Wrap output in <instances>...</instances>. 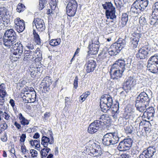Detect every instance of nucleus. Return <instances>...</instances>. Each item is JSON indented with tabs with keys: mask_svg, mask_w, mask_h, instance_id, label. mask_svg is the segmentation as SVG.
<instances>
[{
	"mask_svg": "<svg viewBox=\"0 0 158 158\" xmlns=\"http://www.w3.org/2000/svg\"><path fill=\"white\" fill-rule=\"evenodd\" d=\"M99 42L98 40L97 37H94V39L91 40V42H90L88 48V54L91 55L96 54L98 51L99 48Z\"/></svg>",
	"mask_w": 158,
	"mask_h": 158,
	"instance_id": "8",
	"label": "nucleus"
},
{
	"mask_svg": "<svg viewBox=\"0 0 158 158\" xmlns=\"http://www.w3.org/2000/svg\"><path fill=\"white\" fill-rule=\"evenodd\" d=\"M26 137L25 134H22L20 136V141L22 142H24L25 141Z\"/></svg>",
	"mask_w": 158,
	"mask_h": 158,
	"instance_id": "61",
	"label": "nucleus"
},
{
	"mask_svg": "<svg viewBox=\"0 0 158 158\" xmlns=\"http://www.w3.org/2000/svg\"><path fill=\"white\" fill-rule=\"evenodd\" d=\"M39 143H40V141L39 140H31L30 141V143L31 146H35Z\"/></svg>",
	"mask_w": 158,
	"mask_h": 158,
	"instance_id": "54",
	"label": "nucleus"
},
{
	"mask_svg": "<svg viewBox=\"0 0 158 158\" xmlns=\"http://www.w3.org/2000/svg\"><path fill=\"white\" fill-rule=\"evenodd\" d=\"M45 79H46V82L44 85V87L46 89H49V87L50 85L52 84V81L48 76H47Z\"/></svg>",
	"mask_w": 158,
	"mask_h": 158,
	"instance_id": "37",
	"label": "nucleus"
},
{
	"mask_svg": "<svg viewBox=\"0 0 158 158\" xmlns=\"http://www.w3.org/2000/svg\"><path fill=\"white\" fill-rule=\"evenodd\" d=\"M129 156L128 154H123L121 155L118 158H129Z\"/></svg>",
	"mask_w": 158,
	"mask_h": 158,
	"instance_id": "64",
	"label": "nucleus"
},
{
	"mask_svg": "<svg viewBox=\"0 0 158 158\" xmlns=\"http://www.w3.org/2000/svg\"><path fill=\"white\" fill-rule=\"evenodd\" d=\"M60 39H55L51 40L49 42V44L53 46H56L59 45L60 42Z\"/></svg>",
	"mask_w": 158,
	"mask_h": 158,
	"instance_id": "35",
	"label": "nucleus"
},
{
	"mask_svg": "<svg viewBox=\"0 0 158 158\" xmlns=\"http://www.w3.org/2000/svg\"><path fill=\"white\" fill-rule=\"evenodd\" d=\"M6 95H7V93L5 90H0V97L3 98Z\"/></svg>",
	"mask_w": 158,
	"mask_h": 158,
	"instance_id": "55",
	"label": "nucleus"
},
{
	"mask_svg": "<svg viewBox=\"0 0 158 158\" xmlns=\"http://www.w3.org/2000/svg\"><path fill=\"white\" fill-rule=\"evenodd\" d=\"M131 114L125 110L123 113V117L125 119H127L129 118H131Z\"/></svg>",
	"mask_w": 158,
	"mask_h": 158,
	"instance_id": "48",
	"label": "nucleus"
},
{
	"mask_svg": "<svg viewBox=\"0 0 158 158\" xmlns=\"http://www.w3.org/2000/svg\"><path fill=\"white\" fill-rule=\"evenodd\" d=\"M125 70L116 62L114 63L110 69V73L111 78L117 80L118 83H121L120 78L122 77L123 72Z\"/></svg>",
	"mask_w": 158,
	"mask_h": 158,
	"instance_id": "4",
	"label": "nucleus"
},
{
	"mask_svg": "<svg viewBox=\"0 0 158 158\" xmlns=\"http://www.w3.org/2000/svg\"><path fill=\"white\" fill-rule=\"evenodd\" d=\"M148 3L149 1L148 0H136L131 6V12L138 14L146 9Z\"/></svg>",
	"mask_w": 158,
	"mask_h": 158,
	"instance_id": "5",
	"label": "nucleus"
},
{
	"mask_svg": "<svg viewBox=\"0 0 158 158\" xmlns=\"http://www.w3.org/2000/svg\"><path fill=\"white\" fill-rule=\"evenodd\" d=\"M153 50L148 46H144L139 49L136 56L138 59H147L151 54L150 52Z\"/></svg>",
	"mask_w": 158,
	"mask_h": 158,
	"instance_id": "7",
	"label": "nucleus"
},
{
	"mask_svg": "<svg viewBox=\"0 0 158 158\" xmlns=\"http://www.w3.org/2000/svg\"><path fill=\"white\" fill-rule=\"evenodd\" d=\"M12 46V47L11 49L12 53L15 55H18L19 58L20 57L23 52V46L20 42H18Z\"/></svg>",
	"mask_w": 158,
	"mask_h": 158,
	"instance_id": "13",
	"label": "nucleus"
},
{
	"mask_svg": "<svg viewBox=\"0 0 158 158\" xmlns=\"http://www.w3.org/2000/svg\"><path fill=\"white\" fill-rule=\"evenodd\" d=\"M103 9L106 10H115V8L113 6L112 4L110 2H106L102 4Z\"/></svg>",
	"mask_w": 158,
	"mask_h": 158,
	"instance_id": "29",
	"label": "nucleus"
},
{
	"mask_svg": "<svg viewBox=\"0 0 158 158\" xmlns=\"http://www.w3.org/2000/svg\"><path fill=\"white\" fill-rule=\"evenodd\" d=\"M125 110L128 113H130L132 115L134 112V109L132 107L128 106H127L125 108Z\"/></svg>",
	"mask_w": 158,
	"mask_h": 158,
	"instance_id": "51",
	"label": "nucleus"
},
{
	"mask_svg": "<svg viewBox=\"0 0 158 158\" xmlns=\"http://www.w3.org/2000/svg\"><path fill=\"white\" fill-rule=\"evenodd\" d=\"M49 132L50 139L47 136H43L41 138V144L45 148H47L48 143L52 144L54 143V138L53 135V133L52 131L49 130Z\"/></svg>",
	"mask_w": 158,
	"mask_h": 158,
	"instance_id": "20",
	"label": "nucleus"
},
{
	"mask_svg": "<svg viewBox=\"0 0 158 158\" xmlns=\"http://www.w3.org/2000/svg\"><path fill=\"white\" fill-rule=\"evenodd\" d=\"M0 126L1 127V130H6L7 129L8 127L7 124L4 121L2 122Z\"/></svg>",
	"mask_w": 158,
	"mask_h": 158,
	"instance_id": "53",
	"label": "nucleus"
},
{
	"mask_svg": "<svg viewBox=\"0 0 158 158\" xmlns=\"http://www.w3.org/2000/svg\"><path fill=\"white\" fill-rule=\"evenodd\" d=\"M103 123L99 120H95L91 123L88 127V131L90 134H93L98 131L100 128H102Z\"/></svg>",
	"mask_w": 158,
	"mask_h": 158,
	"instance_id": "11",
	"label": "nucleus"
},
{
	"mask_svg": "<svg viewBox=\"0 0 158 158\" xmlns=\"http://www.w3.org/2000/svg\"><path fill=\"white\" fill-rule=\"evenodd\" d=\"M15 29L18 32H23L25 28L24 22L23 20H21L19 18H17L14 20Z\"/></svg>",
	"mask_w": 158,
	"mask_h": 158,
	"instance_id": "18",
	"label": "nucleus"
},
{
	"mask_svg": "<svg viewBox=\"0 0 158 158\" xmlns=\"http://www.w3.org/2000/svg\"><path fill=\"white\" fill-rule=\"evenodd\" d=\"M145 111L144 113L143 116L144 117H147L148 119H151L154 116L155 110L154 108L152 107H150L148 108H146Z\"/></svg>",
	"mask_w": 158,
	"mask_h": 158,
	"instance_id": "23",
	"label": "nucleus"
},
{
	"mask_svg": "<svg viewBox=\"0 0 158 158\" xmlns=\"http://www.w3.org/2000/svg\"><path fill=\"white\" fill-rule=\"evenodd\" d=\"M97 66L96 61L94 60H88L85 65V68L87 73L93 72Z\"/></svg>",
	"mask_w": 158,
	"mask_h": 158,
	"instance_id": "21",
	"label": "nucleus"
},
{
	"mask_svg": "<svg viewBox=\"0 0 158 158\" xmlns=\"http://www.w3.org/2000/svg\"><path fill=\"white\" fill-rule=\"evenodd\" d=\"M35 55V52L34 51H31L27 49L24 52V60H26L27 58H30V60L33 61L34 59Z\"/></svg>",
	"mask_w": 158,
	"mask_h": 158,
	"instance_id": "24",
	"label": "nucleus"
},
{
	"mask_svg": "<svg viewBox=\"0 0 158 158\" xmlns=\"http://www.w3.org/2000/svg\"><path fill=\"white\" fill-rule=\"evenodd\" d=\"M33 32L34 35V41L38 45H41V41L39 35L35 30L33 29Z\"/></svg>",
	"mask_w": 158,
	"mask_h": 158,
	"instance_id": "30",
	"label": "nucleus"
},
{
	"mask_svg": "<svg viewBox=\"0 0 158 158\" xmlns=\"http://www.w3.org/2000/svg\"><path fill=\"white\" fill-rule=\"evenodd\" d=\"M33 27L35 26L38 31L41 32L45 29V26L44 20L40 18L34 19L33 22Z\"/></svg>",
	"mask_w": 158,
	"mask_h": 158,
	"instance_id": "14",
	"label": "nucleus"
},
{
	"mask_svg": "<svg viewBox=\"0 0 158 158\" xmlns=\"http://www.w3.org/2000/svg\"><path fill=\"white\" fill-rule=\"evenodd\" d=\"M4 118L6 120H8L10 119V116L6 112H4L3 114Z\"/></svg>",
	"mask_w": 158,
	"mask_h": 158,
	"instance_id": "60",
	"label": "nucleus"
},
{
	"mask_svg": "<svg viewBox=\"0 0 158 158\" xmlns=\"http://www.w3.org/2000/svg\"><path fill=\"white\" fill-rule=\"evenodd\" d=\"M92 147L91 148L90 151V155L94 157H98L101 156L102 154V152L101 151V148L100 146L99 145H96L94 144Z\"/></svg>",
	"mask_w": 158,
	"mask_h": 158,
	"instance_id": "22",
	"label": "nucleus"
},
{
	"mask_svg": "<svg viewBox=\"0 0 158 158\" xmlns=\"http://www.w3.org/2000/svg\"><path fill=\"white\" fill-rule=\"evenodd\" d=\"M1 140L2 141L4 142H6L7 140V136L6 134H5L1 138Z\"/></svg>",
	"mask_w": 158,
	"mask_h": 158,
	"instance_id": "63",
	"label": "nucleus"
},
{
	"mask_svg": "<svg viewBox=\"0 0 158 158\" xmlns=\"http://www.w3.org/2000/svg\"><path fill=\"white\" fill-rule=\"evenodd\" d=\"M35 45L31 44L30 42L28 43L26 45V48L27 49L31 51H34V52L35 50L34 49Z\"/></svg>",
	"mask_w": 158,
	"mask_h": 158,
	"instance_id": "40",
	"label": "nucleus"
},
{
	"mask_svg": "<svg viewBox=\"0 0 158 158\" xmlns=\"http://www.w3.org/2000/svg\"><path fill=\"white\" fill-rule=\"evenodd\" d=\"M115 10H106L105 13L106 17L107 19H113L116 18V15H115Z\"/></svg>",
	"mask_w": 158,
	"mask_h": 158,
	"instance_id": "28",
	"label": "nucleus"
},
{
	"mask_svg": "<svg viewBox=\"0 0 158 158\" xmlns=\"http://www.w3.org/2000/svg\"><path fill=\"white\" fill-rule=\"evenodd\" d=\"M128 20V15L126 13H124L123 14L121 20V22L122 24L123 25H125L127 24Z\"/></svg>",
	"mask_w": 158,
	"mask_h": 158,
	"instance_id": "34",
	"label": "nucleus"
},
{
	"mask_svg": "<svg viewBox=\"0 0 158 158\" xmlns=\"http://www.w3.org/2000/svg\"><path fill=\"white\" fill-rule=\"evenodd\" d=\"M36 93L35 91L32 93L30 94V97H29V99H30L31 102L33 103L36 101Z\"/></svg>",
	"mask_w": 158,
	"mask_h": 158,
	"instance_id": "41",
	"label": "nucleus"
},
{
	"mask_svg": "<svg viewBox=\"0 0 158 158\" xmlns=\"http://www.w3.org/2000/svg\"><path fill=\"white\" fill-rule=\"evenodd\" d=\"M40 50L39 48H38L35 51L34 58L33 60H35L36 63H38L39 64H41V61L42 59V54L40 52Z\"/></svg>",
	"mask_w": 158,
	"mask_h": 158,
	"instance_id": "26",
	"label": "nucleus"
},
{
	"mask_svg": "<svg viewBox=\"0 0 158 158\" xmlns=\"http://www.w3.org/2000/svg\"><path fill=\"white\" fill-rule=\"evenodd\" d=\"M150 99L148 95L144 92H141L136 98L135 106L136 110L143 112L148 106Z\"/></svg>",
	"mask_w": 158,
	"mask_h": 158,
	"instance_id": "1",
	"label": "nucleus"
},
{
	"mask_svg": "<svg viewBox=\"0 0 158 158\" xmlns=\"http://www.w3.org/2000/svg\"><path fill=\"white\" fill-rule=\"evenodd\" d=\"M30 153L33 157H36L37 155V151L34 149H31L30 151Z\"/></svg>",
	"mask_w": 158,
	"mask_h": 158,
	"instance_id": "58",
	"label": "nucleus"
},
{
	"mask_svg": "<svg viewBox=\"0 0 158 158\" xmlns=\"http://www.w3.org/2000/svg\"><path fill=\"white\" fill-rule=\"evenodd\" d=\"M136 84V81L132 77L126 78L123 83V88L124 89L131 90L132 87Z\"/></svg>",
	"mask_w": 158,
	"mask_h": 158,
	"instance_id": "19",
	"label": "nucleus"
},
{
	"mask_svg": "<svg viewBox=\"0 0 158 158\" xmlns=\"http://www.w3.org/2000/svg\"><path fill=\"white\" fill-rule=\"evenodd\" d=\"M125 131L127 134L132 133L133 130V127L131 126H127L125 129Z\"/></svg>",
	"mask_w": 158,
	"mask_h": 158,
	"instance_id": "49",
	"label": "nucleus"
},
{
	"mask_svg": "<svg viewBox=\"0 0 158 158\" xmlns=\"http://www.w3.org/2000/svg\"><path fill=\"white\" fill-rule=\"evenodd\" d=\"M126 43V42L125 40L120 38L116 42L114 43L111 46L118 53L124 47Z\"/></svg>",
	"mask_w": 158,
	"mask_h": 158,
	"instance_id": "15",
	"label": "nucleus"
},
{
	"mask_svg": "<svg viewBox=\"0 0 158 158\" xmlns=\"http://www.w3.org/2000/svg\"><path fill=\"white\" fill-rule=\"evenodd\" d=\"M132 59L131 58H128L124 60H118L116 62L124 70L127 69V70L129 69L131 65Z\"/></svg>",
	"mask_w": 158,
	"mask_h": 158,
	"instance_id": "17",
	"label": "nucleus"
},
{
	"mask_svg": "<svg viewBox=\"0 0 158 158\" xmlns=\"http://www.w3.org/2000/svg\"><path fill=\"white\" fill-rule=\"evenodd\" d=\"M100 106L102 111L104 113L106 112L111 107L105 103L102 102H100Z\"/></svg>",
	"mask_w": 158,
	"mask_h": 158,
	"instance_id": "31",
	"label": "nucleus"
},
{
	"mask_svg": "<svg viewBox=\"0 0 158 158\" xmlns=\"http://www.w3.org/2000/svg\"><path fill=\"white\" fill-rule=\"evenodd\" d=\"M113 102L112 98L110 96H109V98L107 99L105 101L104 103H105L106 104L109 105V106L111 107L113 104Z\"/></svg>",
	"mask_w": 158,
	"mask_h": 158,
	"instance_id": "44",
	"label": "nucleus"
},
{
	"mask_svg": "<svg viewBox=\"0 0 158 158\" xmlns=\"http://www.w3.org/2000/svg\"><path fill=\"white\" fill-rule=\"evenodd\" d=\"M119 139L117 132H109L103 136L102 139V143L103 145L106 146L113 145L118 142Z\"/></svg>",
	"mask_w": 158,
	"mask_h": 158,
	"instance_id": "3",
	"label": "nucleus"
},
{
	"mask_svg": "<svg viewBox=\"0 0 158 158\" xmlns=\"http://www.w3.org/2000/svg\"><path fill=\"white\" fill-rule=\"evenodd\" d=\"M90 94V92L89 91H87L86 92L82 94L81 95L83 96L82 97H84V98L85 99Z\"/></svg>",
	"mask_w": 158,
	"mask_h": 158,
	"instance_id": "62",
	"label": "nucleus"
},
{
	"mask_svg": "<svg viewBox=\"0 0 158 158\" xmlns=\"http://www.w3.org/2000/svg\"><path fill=\"white\" fill-rule=\"evenodd\" d=\"M19 118L20 120L21 123L23 125L25 126L26 125H28L29 124V121L23 116L21 113L19 114Z\"/></svg>",
	"mask_w": 158,
	"mask_h": 158,
	"instance_id": "32",
	"label": "nucleus"
},
{
	"mask_svg": "<svg viewBox=\"0 0 158 158\" xmlns=\"http://www.w3.org/2000/svg\"><path fill=\"white\" fill-rule=\"evenodd\" d=\"M148 69L150 72L156 73L158 72V54L152 56L147 63Z\"/></svg>",
	"mask_w": 158,
	"mask_h": 158,
	"instance_id": "6",
	"label": "nucleus"
},
{
	"mask_svg": "<svg viewBox=\"0 0 158 158\" xmlns=\"http://www.w3.org/2000/svg\"><path fill=\"white\" fill-rule=\"evenodd\" d=\"M47 0H39V8L40 10H42L44 7V5L47 3Z\"/></svg>",
	"mask_w": 158,
	"mask_h": 158,
	"instance_id": "42",
	"label": "nucleus"
},
{
	"mask_svg": "<svg viewBox=\"0 0 158 158\" xmlns=\"http://www.w3.org/2000/svg\"><path fill=\"white\" fill-rule=\"evenodd\" d=\"M141 36L140 33L134 32L132 34V37L130 38V43L131 47L133 49H135L137 47Z\"/></svg>",
	"mask_w": 158,
	"mask_h": 158,
	"instance_id": "12",
	"label": "nucleus"
},
{
	"mask_svg": "<svg viewBox=\"0 0 158 158\" xmlns=\"http://www.w3.org/2000/svg\"><path fill=\"white\" fill-rule=\"evenodd\" d=\"M154 10L153 12V13H158V2H156L152 7Z\"/></svg>",
	"mask_w": 158,
	"mask_h": 158,
	"instance_id": "52",
	"label": "nucleus"
},
{
	"mask_svg": "<svg viewBox=\"0 0 158 158\" xmlns=\"http://www.w3.org/2000/svg\"><path fill=\"white\" fill-rule=\"evenodd\" d=\"M4 12H3V16L5 17V18H9L10 19L12 14L11 11L4 7Z\"/></svg>",
	"mask_w": 158,
	"mask_h": 158,
	"instance_id": "36",
	"label": "nucleus"
},
{
	"mask_svg": "<svg viewBox=\"0 0 158 158\" xmlns=\"http://www.w3.org/2000/svg\"><path fill=\"white\" fill-rule=\"evenodd\" d=\"M109 96H110L109 94H104L102 95L100 99V102H102V103H104L105 101L109 98Z\"/></svg>",
	"mask_w": 158,
	"mask_h": 158,
	"instance_id": "50",
	"label": "nucleus"
},
{
	"mask_svg": "<svg viewBox=\"0 0 158 158\" xmlns=\"http://www.w3.org/2000/svg\"><path fill=\"white\" fill-rule=\"evenodd\" d=\"M107 52L109 55H110L111 56H114L118 54L117 52H116L115 50H114L111 46H110V48L108 49V51Z\"/></svg>",
	"mask_w": 158,
	"mask_h": 158,
	"instance_id": "43",
	"label": "nucleus"
},
{
	"mask_svg": "<svg viewBox=\"0 0 158 158\" xmlns=\"http://www.w3.org/2000/svg\"><path fill=\"white\" fill-rule=\"evenodd\" d=\"M150 23L151 25L158 27V13L152 14L150 19Z\"/></svg>",
	"mask_w": 158,
	"mask_h": 158,
	"instance_id": "25",
	"label": "nucleus"
},
{
	"mask_svg": "<svg viewBox=\"0 0 158 158\" xmlns=\"http://www.w3.org/2000/svg\"><path fill=\"white\" fill-rule=\"evenodd\" d=\"M21 150L22 152L24 154H25L27 152V153L28 152V151L27 150L26 148L24 145L21 146Z\"/></svg>",
	"mask_w": 158,
	"mask_h": 158,
	"instance_id": "59",
	"label": "nucleus"
},
{
	"mask_svg": "<svg viewBox=\"0 0 158 158\" xmlns=\"http://www.w3.org/2000/svg\"><path fill=\"white\" fill-rule=\"evenodd\" d=\"M78 78L77 76H76L73 81L74 87L77 89L78 87Z\"/></svg>",
	"mask_w": 158,
	"mask_h": 158,
	"instance_id": "56",
	"label": "nucleus"
},
{
	"mask_svg": "<svg viewBox=\"0 0 158 158\" xmlns=\"http://www.w3.org/2000/svg\"><path fill=\"white\" fill-rule=\"evenodd\" d=\"M10 19L9 18H6L5 17L3 19V21L2 23V26L3 25L4 26H7L8 24H10Z\"/></svg>",
	"mask_w": 158,
	"mask_h": 158,
	"instance_id": "45",
	"label": "nucleus"
},
{
	"mask_svg": "<svg viewBox=\"0 0 158 158\" xmlns=\"http://www.w3.org/2000/svg\"><path fill=\"white\" fill-rule=\"evenodd\" d=\"M17 36L15 31L12 29L6 30L2 40L4 45L10 47L17 41Z\"/></svg>",
	"mask_w": 158,
	"mask_h": 158,
	"instance_id": "2",
	"label": "nucleus"
},
{
	"mask_svg": "<svg viewBox=\"0 0 158 158\" xmlns=\"http://www.w3.org/2000/svg\"><path fill=\"white\" fill-rule=\"evenodd\" d=\"M155 149L153 147L148 148L143 151L138 158H152L156 152Z\"/></svg>",
	"mask_w": 158,
	"mask_h": 158,
	"instance_id": "16",
	"label": "nucleus"
},
{
	"mask_svg": "<svg viewBox=\"0 0 158 158\" xmlns=\"http://www.w3.org/2000/svg\"><path fill=\"white\" fill-rule=\"evenodd\" d=\"M66 6V13L70 17L75 15L77 8V3L75 0L68 1Z\"/></svg>",
	"mask_w": 158,
	"mask_h": 158,
	"instance_id": "9",
	"label": "nucleus"
},
{
	"mask_svg": "<svg viewBox=\"0 0 158 158\" xmlns=\"http://www.w3.org/2000/svg\"><path fill=\"white\" fill-rule=\"evenodd\" d=\"M25 7L24 5L21 3H19L17 7V11L19 12L23 11L25 9Z\"/></svg>",
	"mask_w": 158,
	"mask_h": 158,
	"instance_id": "39",
	"label": "nucleus"
},
{
	"mask_svg": "<svg viewBox=\"0 0 158 158\" xmlns=\"http://www.w3.org/2000/svg\"><path fill=\"white\" fill-rule=\"evenodd\" d=\"M139 23L142 26L144 25L147 23V21L145 18L141 16L139 19Z\"/></svg>",
	"mask_w": 158,
	"mask_h": 158,
	"instance_id": "46",
	"label": "nucleus"
},
{
	"mask_svg": "<svg viewBox=\"0 0 158 158\" xmlns=\"http://www.w3.org/2000/svg\"><path fill=\"white\" fill-rule=\"evenodd\" d=\"M119 103L118 102H116V103L114 104V106L111 109L112 112V115L114 119H116L117 118V115L119 113Z\"/></svg>",
	"mask_w": 158,
	"mask_h": 158,
	"instance_id": "27",
	"label": "nucleus"
},
{
	"mask_svg": "<svg viewBox=\"0 0 158 158\" xmlns=\"http://www.w3.org/2000/svg\"><path fill=\"white\" fill-rule=\"evenodd\" d=\"M114 3L116 6L120 8L123 6V3L121 0H114Z\"/></svg>",
	"mask_w": 158,
	"mask_h": 158,
	"instance_id": "47",
	"label": "nucleus"
},
{
	"mask_svg": "<svg viewBox=\"0 0 158 158\" xmlns=\"http://www.w3.org/2000/svg\"><path fill=\"white\" fill-rule=\"evenodd\" d=\"M132 142L131 138L124 139L119 143L118 146V149L120 151L128 150L131 147Z\"/></svg>",
	"mask_w": 158,
	"mask_h": 158,
	"instance_id": "10",
	"label": "nucleus"
},
{
	"mask_svg": "<svg viewBox=\"0 0 158 158\" xmlns=\"http://www.w3.org/2000/svg\"><path fill=\"white\" fill-rule=\"evenodd\" d=\"M109 54L107 51H103L98 55L99 58L101 60L104 59L107 57H108Z\"/></svg>",
	"mask_w": 158,
	"mask_h": 158,
	"instance_id": "38",
	"label": "nucleus"
},
{
	"mask_svg": "<svg viewBox=\"0 0 158 158\" xmlns=\"http://www.w3.org/2000/svg\"><path fill=\"white\" fill-rule=\"evenodd\" d=\"M50 5L52 10L53 9H52V7H53L54 9L56 7V0H51V1L50 2Z\"/></svg>",
	"mask_w": 158,
	"mask_h": 158,
	"instance_id": "57",
	"label": "nucleus"
},
{
	"mask_svg": "<svg viewBox=\"0 0 158 158\" xmlns=\"http://www.w3.org/2000/svg\"><path fill=\"white\" fill-rule=\"evenodd\" d=\"M98 120L102 121L103 123V125L104 124L107 123L106 122V121L109 119V118L108 115L103 114L100 116V117L98 118Z\"/></svg>",
	"mask_w": 158,
	"mask_h": 158,
	"instance_id": "33",
	"label": "nucleus"
}]
</instances>
